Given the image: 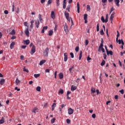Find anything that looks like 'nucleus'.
I'll return each mask as SVG.
<instances>
[{"instance_id":"21","label":"nucleus","mask_w":125,"mask_h":125,"mask_svg":"<svg viewBox=\"0 0 125 125\" xmlns=\"http://www.w3.org/2000/svg\"><path fill=\"white\" fill-rule=\"evenodd\" d=\"M5 83V80L4 79H0V84L1 85H3Z\"/></svg>"},{"instance_id":"40","label":"nucleus","mask_w":125,"mask_h":125,"mask_svg":"<svg viewBox=\"0 0 125 125\" xmlns=\"http://www.w3.org/2000/svg\"><path fill=\"white\" fill-rule=\"evenodd\" d=\"M101 20H102V21H103V23H105V20L104 19V17H102V18H101Z\"/></svg>"},{"instance_id":"15","label":"nucleus","mask_w":125,"mask_h":125,"mask_svg":"<svg viewBox=\"0 0 125 125\" xmlns=\"http://www.w3.org/2000/svg\"><path fill=\"white\" fill-rule=\"evenodd\" d=\"M48 29V26H43L42 30V33H44V30H46Z\"/></svg>"},{"instance_id":"45","label":"nucleus","mask_w":125,"mask_h":125,"mask_svg":"<svg viewBox=\"0 0 125 125\" xmlns=\"http://www.w3.org/2000/svg\"><path fill=\"white\" fill-rule=\"evenodd\" d=\"M24 25L25 26H26V27H27V28H28L29 26L28 25V23H27V21H25L24 22Z\"/></svg>"},{"instance_id":"64","label":"nucleus","mask_w":125,"mask_h":125,"mask_svg":"<svg viewBox=\"0 0 125 125\" xmlns=\"http://www.w3.org/2000/svg\"><path fill=\"white\" fill-rule=\"evenodd\" d=\"M45 72H46V73H49V72H50V70L48 69H47L45 70Z\"/></svg>"},{"instance_id":"23","label":"nucleus","mask_w":125,"mask_h":125,"mask_svg":"<svg viewBox=\"0 0 125 125\" xmlns=\"http://www.w3.org/2000/svg\"><path fill=\"white\" fill-rule=\"evenodd\" d=\"M96 92L95 88L94 87L91 88V93L93 94Z\"/></svg>"},{"instance_id":"24","label":"nucleus","mask_w":125,"mask_h":125,"mask_svg":"<svg viewBox=\"0 0 125 125\" xmlns=\"http://www.w3.org/2000/svg\"><path fill=\"white\" fill-rule=\"evenodd\" d=\"M117 37L116 38V42H118V38L120 37V33L119 31H117Z\"/></svg>"},{"instance_id":"46","label":"nucleus","mask_w":125,"mask_h":125,"mask_svg":"<svg viewBox=\"0 0 125 125\" xmlns=\"http://www.w3.org/2000/svg\"><path fill=\"white\" fill-rule=\"evenodd\" d=\"M59 92L60 94H62L63 93V90L62 89H60Z\"/></svg>"},{"instance_id":"59","label":"nucleus","mask_w":125,"mask_h":125,"mask_svg":"<svg viewBox=\"0 0 125 125\" xmlns=\"http://www.w3.org/2000/svg\"><path fill=\"white\" fill-rule=\"evenodd\" d=\"M4 13L6 15H7L8 14V12L7 10H5V11H4Z\"/></svg>"},{"instance_id":"54","label":"nucleus","mask_w":125,"mask_h":125,"mask_svg":"<svg viewBox=\"0 0 125 125\" xmlns=\"http://www.w3.org/2000/svg\"><path fill=\"white\" fill-rule=\"evenodd\" d=\"M66 122H67V124H69L71 122V120H69V119H67L66 120Z\"/></svg>"},{"instance_id":"60","label":"nucleus","mask_w":125,"mask_h":125,"mask_svg":"<svg viewBox=\"0 0 125 125\" xmlns=\"http://www.w3.org/2000/svg\"><path fill=\"white\" fill-rule=\"evenodd\" d=\"M14 8H15V6H14V4H13L12 5V12H13L14 11Z\"/></svg>"},{"instance_id":"51","label":"nucleus","mask_w":125,"mask_h":125,"mask_svg":"<svg viewBox=\"0 0 125 125\" xmlns=\"http://www.w3.org/2000/svg\"><path fill=\"white\" fill-rule=\"evenodd\" d=\"M23 71L26 72L27 73L29 72L28 70L27 69H25V67H24V68H23Z\"/></svg>"},{"instance_id":"31","label":"nucleus","mask_w":125,"mask_h":125,"mask_svg":"<svg viewBox=\"0 0 125 125\" xmlns=\"http://www.w3.org/2000/svg\"><path fill=\"white\" fill-rule=\"evenodd\" d=\"M90 10H91L90 5L89 4L87 5V10L88 11H90Z\"/></svg>"},{"instance_id":"12","label":"nucleus","mask_w":125,"mask_h":125,"mask_svg":"<svg viewBox=\"0 0 125 125\" xmlns=\"http://www.w3.org/2000/svg\"><path fill=\"white\" fill-rule=\"evenodd\" d=\"M38 109V108L36 107L32 110V112L35 114L36 113V112H38L37 111Z\"/></svg>"},{"instance_id":"30","label":"nucleus","mask_w":125,"mask_h":125,"mask_svg":"<svg viewBox=\"0 0 125 125\" xmlns=\"http://www.w3.org/2000/svg\"><path fill=\"white\" fill-rule=\"evenodd\" d=\"M16 83L17 84H18L21 83V81L20 80H19L18 78H17V79H16Z\"/></svg>"},{"instance_id":"56","label":"nucleus","mask_w":125,"mask_h":125,"mask_svg":"<svg viewBox=\"0 0 125 125\" xmlns=\"http://www.w3.org/2000/svg\"><path fill=\"white\" fill-rule=\"evenodd\" d=\"M96 92H97V95H99V94H101V93L99 92V90L98 89H97L96 90Z\"/></svg>"},{"instance_id":"6","label":"nucleus","mask_w":125,"mask_h":125,"mask_svg":"<svg viewBox=\"0 0 125 125\" xmlns=\"http://www.w3.org/2000/svg\"><path fill=\"white\" fill-rule=\"evenodd\" d=\"M114 15H115V13H114V12H113V13H112V14H111V15H110V21H111V23H112V21L114 18Z\"/></svg>"},{"instance_id":"41","label":"nucleus","mask_w":125,"mask_h":125,"mask_svg":"<svg viewBox=\"0 0 125 125\" xmlns=\"http://www.w3.org/2000/svg\"><path fill=\"white\" fill-rule=\"evenodd\" d=\"M34 76L36 78H37L38 77H39L40 76V74H34Z\"/></svg>"},{"instance_id":"18","label":"nucleus","mask_w":125,"mask_h":125,"mask_svg":"<svg viewBox=\"0 0 125 125\" xmlns=\"http://www.w3.org/2000/svg\"><path fill=\"white\" fill-rule=\"evenodd\" d=\"M64 62H66L68 60L67 53H64Z\"/></svg>"},{"instance_id":"35","label":"nucleus","mask_w":125,"mask_h":125,"mask_svg":"<svg viewBox=\"0 0 125 125\" xmlns=\"http://www.w3.org/2000/svg\"><path fill=\"white\" fill-rule=\"evenodd\" d=\"M56 104L55 103H54L52 106V110L53 111L55 109V106H56Z\"/></svg>"},{"instance_id":"17","label":"nucleus","mask_w":125,"mask_h":125,"mask_svg":"<svg viewBox=\"0 0 125 125\" xmlns=\"http://www.w3.org/2000/svg\"><path fill=\"white\" fill-rule=\"evenodd\" d=\"M80 3L79 2H77V10H78V13H80Z\"/></svg>"},{"instance_id":"37","label":"nucleus","mask_w":125,"mask_h":125,"mask_svg":"<svg viewBox=\"0 0 125 125\" xmlns=\"http://www.w3.org/2000/svg\"><path fill=\"white\" fill-rule=\"evenodd\" d=\"M105 63V62L104 60H103V62H102V63H101V65L104 66Z\"/></svg>"},{"instance_id":"63","label":"nucleus","mask_w":125,"mask_h":125,"mask_svg":"<svg viewBox=\"0 0 125 125\" xmlns=\"http://www.w3.org/2000/svg\"><path fill=\"white\" fill-rule=\"evenodd\" d=\"M71 93V91H67V96H69V94Z\"/></svg>"},{"instance_id":"22","label":"nucleus","mask_w":125,"mask_h":125,"mask_svg":"<svg viewBox=\"0 0 125 125\" xmlns=\"http://www.w3.org/2000/svg\"><path fill=\"white\" fill-rule=\"evenodd\" d=\"M59 78H60V79H63V77H64L63 74L62 73H60L59 75Z\"/></svg>"},{"instance_id":"42","label":"nucleus","mask_w":125,"mask_h":125,"mask_svg":"<svg viewBox=\"0 0 125 125\" xmlns=\"http://www.w3.org/2000/svg\"><path fill=\"white\" fill-rule=\"evenodd\" d=\"M103 43H101L100 47H99V50H101V48H103Z\"/></svg>"},{"instance_id":"61","label":"nucleus","mask_w":125,"mask_h":125,"mask_svg":"<svg viewBox=\"0 0 125 125\" xmlns=\"http://www.w3.org/2000/svg\"><path fill=\"white\" fill-rule=\"evenodd\" d=\"M101 49H102V51H103V53L105 52V50L104 48H101Z\"/></svg>"},{"instance_id":"19","label":"nucleus","mask_w":125,"mask_h":125,"mask_svg":"<svg viewBox=\"0 0 125 125\" xmlns=\"http://www.w3.org/2000/svg\"><path fill=\"white\" fill-rule=\"evenodd\" d=\"M40 24V21H36V27L37 28H38L39 27Z\"/></svg>"},{"instance_id":"5","label":"nucleus","mask_w":125,"mask_h":125,"mask_svg":"<svg viewBox=\"0 0 125 125\" xmlns=\"http://www.w3.org/2000/svg\"><path fill=\"white\" fill-rule=\"evenodd\" d=\"M24 32H25V35L27 37H29V27H27V28L26 29H25Z\"/></svg>"},{"instance_id":"32","label":"nucleus","mask_w":125,"mask_h":125,"mask_svg":"<svg viewBox=\"0 0 125 125\" xmlns=\"http://www.w3.org/2000/svg\"><path fill=\"white\" fill-rule=\"evenodd\" d=\"M53 30H49V35L50 36H51L53 35Z\"/></svg>"},{"instance_id":"58","label":"nucleus","mask_w":125,"mask_h":125,"mask_svg":"<svg viewBox=\"0 0 125 125\" xmlns=\"http://www.w3.org/2000/svg\"><path fill=\"white\" fill-rule=\"evenodd\" d=\"M15 89L16 90H17L18 91H20V90H21L20 88H18L17 87H16L15 88Z\"/></svg>"},{"instance_id":"25","label":"nucleus","mask_w":125,"mask_h":125,"mask_svg":"<svg viewBox=\"0 0 125 125\" xmlns=\"http://www.w3.org/2000/svg\"><path fill=\"white\" fill-rule=\"evenodd\" d=\"M77 88V86H74V85H72V86H71V90H72V91H73L76 90Z\"/></svg>"},{"instance_id":"26","label":"nucleus","mask_w":125,"mask_h":125,"mask_svg":"<svg viewBox=\"0 0 125 125\" xmlns=\"http://www.w3.org/2000/svg\"><path fill=\"white\" fill-rule=\"evenodd\" d=\"M4 123V118L2 117L1 119L0 120V124H2Z\"/></svg>"},{"instance_id":"48","label":"nucleus","mask_w":125,"mask_h":125,"mask_svg":"<svg viewBox=\"0 0 125 125\" xmlns=\"http://www.w3.org/2000/svg\"><path fill=\"white\" fill-rule=\"evenodd\" d=\"M55 120H56V119H55V118H53V119H52L51 120V122L52 124H53V123H55Z\"/></svg>"},{"instance_id":"57","label":"nucleus","mask_w":125,"mask_h":125,"mask_svg":"<svg viewBox=\"0 0 125 125\" xmlns=\"http://www.w3.org/2000/svg\"><path fill=\"white\" fill-rule=\"evenodd\" d=\"M92 117L93 118H95L96 117V115L95 114H93V115H92Z\"/></svg>"},{"instance_id":"14","label":"nucleus","mask_w":125,"mask_h":125,"mask_svg":"<svg viewBox=\"0 0 125 125\" xmlns=\"http://www.w3.org/2000/svg\"><path fill=\"white\" fill-rule=\"evenodd\" d=\"M24 44H26V45H28L30 43V40H24L23 41Z\"/></svg>"},{"instance_id":"34","label":"nucleus","mask_w":125,"mask_h":125,"mask_svg":"<svg viewBox=\"0 0 125 125\" xmlns=\"http://www.w3.org/2000/svg\"><path fill=\"white\" fill-rule=\"evenodd\" d=\"M108 22V15H106L105 17V20H104V23H106Z\"/></svg>"},{"instance_id":"33","label":"nucleus","mask_w":125,"mask_h":125,"mask_svg":"<svg viewBox=\"0 0 125 125\" xmlns=\"http://www.w3.org/2000/svg\"><path fill=\"white\" fill-rule=\"evenodd\" d=\"M15 34H16V32H15L14 29H13V30H12V31H11V32L10 33V35H15Z\"/></svg>"},{"instance_id":"3","label":"nucleus","mask_w":125,"mask_h":125,"mask_svg":"<svg viewBox=\"0 0 125 125\" xmlns=\"http://www.w3.org/2000/svg\"><path fill=\"white\" fill-rule=\"evenodd\" d=\"M114 2L117 7H120V0H114Z\"/></svg>"},{"instance_id":"36","label":"nucleus","mask_w":125,"mask_h":125,"mask_svg":"<svg viewBox=\"0 0 125 125\" xmlns=\"http://www.w3.org/2000/svg\"><path fill=\"white\" fill-rule=\"evenodd\" d=\"M114 10H115V8H114L113 6H112V7H111V9H110V12L109 14H111V13L113 11H114Z\"/></svg>"},{"instance_id":"47","label":"nucleus","mask_w":125,"mask_h":125,"mask_svg":"<svg viewBox=\"0 0 125 125\" xmlns=\"http://www.w3.org/2000/svg\"><path fill=\"white\" fill-rule=\"evenodd\" d=\"M79 46L76 47L75 48V51H76V52H79Z\"/></svg>"},{"instance_id":"27","label":"nucleus","mask_w":125,"mask_h":125,"mask_svg":"<svg viewBox=\"0 0 125 125\" xmlns=\"http://www.w3.org/2000/svg\"><path fill=\"white\" fill-rule=\"evenodd\" d=\"M70 7H71L70 4H68L67 6L66 10L68 11L69 12H70Z\"/></svg>"},{"instance_id":"49","label":"nucleus","mask_w":125,"mask_h":125,"mask_svg":"<svg viewBox=\"0 0 125 125\" xmlns=\"http://www.w3.org/2000/svg\"><path fill=\"white\" fill-rule=\"evenodd\" d=\"M52 2V0H48V2H47V4H48V5H49V4H51Z\"/></svg>"},{"instance_id":"16","label":"nucleus","mask_w":125,"mask_h":125,"mask_svg":"<svg viewBox=\"0 0 125 125\" xmlns=\"http://www.w3.org/2000/svg\"><path fill=\"white\" fill-rule=\"evenodd\" d=\"M106 54H107V56H109V55H110V56H112L113 55V52L112 51H108V50H107L106 51Z\"/></svg>"},{"instance_id":"7","label":"nucleus","mask_w":125,"mask_h":125,"mask_svg":"<svg viewBox=\"0 0 125 125\" xmlns=\"http://www.w3.org/2000/svg\"><path fill=\"white\" fill-rule=\"evenodd\" d=\"M68 114L69 115L72 114L74 111V110L72 109L71 108H70L69 109H68Z\"/></svg>"},{"instance_id":"9","label":"nucleus","mask_w":125,"mask_h":125,"mask_svg":"<svg viewBox=\"0 0 125 125\" xmlns=\"http://www.w3.org/2000/svg\"><path fill=\"white\" fill-rule=\"evenodd\" d=\"M87 16L88 15H87V14H85V15H84V20H85L84 23H87Z\"/></svg>"},{"instance_id":"10","label":"nucleus","mask_w":125,"mask_h":125,"mask_svg":"<svg viewBox=\"0 0 125 125\" xmlns=\"http://www.w3.org/2000/svg\"><path fill=\"white\" fill-rule=\"evenodd\" d=\"M66 1H67V0H63V8L64 9H65L66 6Z\"/></svg>"},{"instance_id":"52","label":"nucleus","mask_w":125,"mask_h":125,"mask_svg":"<svg viewBox=\"0 0 125 125\" xmlns=\"http://www.w3.org/2000/svg\"><path fill=\"white\" fill-rule=\"evenodd\" d=\"M119 92H120L122 94H124V90L122 89L121 90L119 91Z\"/></svg>"},{"instance_id":"20","label":"nucleus","mask_w":125,"mask_h":125,"mask_svg":"<svg viewBox=\"0 0 125 125\" xmlns=\"http://www.w3.org/2000/svg\"><path fill=\"white\" fill-rule=\"evenodd\" d=\"M15 42H13L11 43L10 44V47L11 49H12L14 47V46H15Z\"/></svg>"},{"instance_id":"8","label":"nucleus","mask_w":125,"mask_h":125,"mask_svg":"<svg viewBox=\"0 0 125 125\" xmlns=\"http://www.w3.org/2000/svg\"><path fill=\"white\" fill-rule=\"evenodd\" d=\"M64 31L66 32V33H67L68 32V26L67 25V23L66 22H65L64 25Z\"/></svg>"},{"instance_id":"43","label":"nucleus","mask_w":125,"mask_h":125,"mask_svg":"<svg viewBox=\"0 0 125 125\" xmlns=\"http://www.w3.org/2000/svg\"><path fill=\"white\" fill-rule=\"evenodd\" d=\"M41 88L40 86H38L37 87L36 90H37V91H41Z\"/></svg>"},{"instance_id":"29","label":"nucleus","mask_w":125,"mask_h":125,"mask_svg":"<svg viewBox=\"0 0 125 125\" xmlns=\"http://www.w3.org/2000/svg\"><path fill=\"white\" fill-rule=\"evenodd\" d=\"M82 54H83V52L82 51H81L80 53V56H79V60H81L82 58V56H83Z\"/></svg>"},{"instance_id":"44","label":"nucleus","mask_w":125,"mask_h":125,"mask_svg":"<svg viewBox=\"0 0 125 125\" xmlns=\"http://www.w3.org/2000/svg\"><path fill=\"white\" fill-rule=\"evenodd\" d=\"M57 1V6H60V0H56Z\"/></svg>"},{"instance_id":"1","label":"nucleus","mask_w":125,"mask_h":125,"mask_svg":"<svg viewBox=\"0 0 125 125\" xmlns=\"http://www.w3.org/2000/svg\"><path fill=\"white\" fill-rule=\"evenodd\" d=\"M65 16L67 19V20L69 21H70V19L69 18V14L67 13V12H65L64 13Z\"/></svg>"},{"instance_id":"4","label":"nucleus","mask_w":125,"mask_h":125,"mask_svg":"<svg viewBox=\"0 0 125 125\" xmlns=\"http://www.w3.org/2000/svg\"><path fill=\"white\" fill-rule=\"evenodd\" d=\"M35 52H36V47L35 46H33L31 51V54L33 55L34 53H35Z\"/></svg>"},{"instance_id":"53","label":"nucleus","mask_w":125,"mask_h":125,"mask_svg":"<svg viewBox=\"0 0 125 125\" xmlns=\"http://www.w3.org/2000/svg\"><path fill=\"white\" fill-rule=\"evenodd\" d=\"M88 44V40H85V45H87Z\"/></svg>"},{"instance_id":"38","label":"nucleus","mask_w":125,"mask_h":125,"mask_svg":"<svg viewBox=\"0 0 125 125\" xmlns=\"http://www.w3.org/2000/svg\"><path fill=\"white\" fill-rule=\"evenodd\" d=\"M100 34H101V35L102 36H103L104 34L103 29H102V30L100 31Z\"/></svg>"},{"instance_id":"13","label":"nucleus","mask_w":125,"mask_h":125,"mask_svg":"<svg viewBox=\"0 0 125 125\" xmlns=\"http://www.w3.org/2000/svg\"><path fill=\"white\" fill-rule=\"evenodd\" d=\"M51 18L53 20L55 19V12H54L53 11L51 12Z\"/></svg>"},{"instance_id":"55","label":"nucleus","mask_w":125,"mask_h":125,"mask_svg":"<svg viewBox=\"0 0 125 125\" xmlns=\"http://www.w3.org/2000/svg\"><path fill=\"white\" fill-rule=\"evenodd\" d=\"M70 55H71V57L72 58H74V54H73V53H71L70 54Z\"/></svg>"},{"instance_id":"62","label":"nucleus","mask_w":125,"mask_h":125,"mask_svg":"<svg viewBox=\"0 0 125 125\" xmlns=\"http://www.w3.org/2000/svg\"><path fill=\"white\" fill-rule=\"evenodd\" d=\"M33 27H34V24H33V23H31V25H30L31 28V29H33Z\"/></svg>"},{"instance_id":"11","label":"nucleus","mask_w":125,"mask_h":125,"mask_svg":"<svg viewBox=\"0 0 125 125\" xmlns=\"http://www.w3.org/2000/svg\"><path fill=\"white\" fill-rule=\"evenodd\" d=\"M118 43H119V44H121L122 43V45H123L125 44L123 39H121H121H119Z\"/></svg>"},{"instance_id":"2","label":"nucleus","mask_w":125,"mask_h":125,"mask_svg":"<svg viewBox=\"0 0 125 125\" xmlns=\"http://www.w3.org/2000/svg\"><path fill=\"white\" fill-rule=\"evenodd\" d=\"M48 53H49V48H46V49H45V50L43 52V54H44L45 56H47V57L48 55Z\"/></svg>"},{"instance_id":"28","label":"nucleus","mask_w":125,"mask_h":125,"mask_svg":"<svg viewBox=\"0 0 125 125\" xmlns=\"http://www.w3.org/2000/svg\"><path fill=\"white\" fill-rule=\"evenodd\" d=\"M46 61L45 60H43L41 61L40 63V65H42V64H43Z\"/></svg>"},{"instance_id":"39","label":"nucleus","mask_w":125,"mask_h":125,"mask_svg":"<svg viewBox=\"0 0 125 125\" xmlns=\"http://www.w3.org/2000/svg\"><path fill=\"white\" fill-rule=\"evenodd\" d=\"M99 30H100L99 23H98V24H97V32H99Z\"/></svg>"},{"instance_id":"50","label":"nucleus","mask_w":125,"mask_h":125,"mask_svg":"<svg viewBox=\"0 0 125 125\" xmlns=\"http://www.w3.org/2000/svg\"><path fill=\"white\" fill-rule=\"evenodd\" d=\"M74 68V67L73 66H71L69 69V71H70V73H72V69Z\"/></svg>"}]
</instances>
